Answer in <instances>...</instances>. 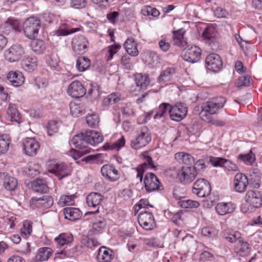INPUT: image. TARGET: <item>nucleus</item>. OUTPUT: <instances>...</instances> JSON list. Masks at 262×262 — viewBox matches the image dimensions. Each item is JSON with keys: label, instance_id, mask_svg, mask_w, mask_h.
I'll use <instances>...</instances> for the list:
<instances>
[{"label": "nucleus", "instance_id": "nucleus-1", "mask_svg": "<svg viewBox=\"0 0 262 262\" xmlns=\"http://www.w3.org/2000/svg\"><path fill=\"white\" fill-rule=\"evenodd\" d=\"M103 137L100 133L93 130H87L75 135L71 140V143L78 149H72L69 155L77 159L91 152V148L86 144L96 146L103 141Z\"/></svg>", "mask_w": 262, "mask_h": 262}, {"label": "nucleus", "instance_id": "nucleus-2", "mask_svg": "<svg viewBox=\"0 0 262 262\" xmlns=\"http://www.w3.org/2000/svg\"><path fill=\"white\" fill-rule=\"evenodd\" d=\"M226 102V99L225 97H219L204 103L199 113L200 118L206 122L216 126H224L225 124L224 121L213 120L212 115L217 114L219 110L224 107Z\"/></svg>", "mask_w": 262, "mask_h": 262}, {"label": "nucleus", "instance_id": "nucleus-3", "mask_svg": "<svg viewBox=\"0 0 262 262\" xmlns=\"http://www.w3.org/2000/svg\"><path fill=\"white\" fill-rule=\"evenodd\" d=\"M151 140L149 129L146 126L142 127L137 132L136 137L130 141L132 148L138 150L146 146Z\"/></svg>", "mask_w": 262, "mask_h": 262}, {"label": "nucleus", "instance_id": "nucleus-4", "mask_svg": "<svg viewBox=\"0 0 262 262\" xmlns=\"http://www.w3.org/2000/svg\"><path fill=\"white\" fill-rule=\"evenodd\" d=\"M40 28V20L34 17L27 18L24 23V33L28 38L31 39H34L37 37Z\"/></svg>", "mask_w": 262, "mask_h": 262}, {"label": "nucleus", "instance_id": "nucleus-5", "mask_svg": "<svg viewBox=\"0 0 262 262\" xmlns=\"http://www.w3.org/2000/svg\"><path fill=\"white\" fill-rule=\"evenodd\" d=\"M211 190L208 181L204 179H200L194 183L192 192L199 197L204 198L210 194Z\"/></svg>", "mask_w": 262, "mask_h": 262}, {"label": "nucleus", "instance_id": "nucleus-6", "mask_svg": "<svg viewBox=\"0 0 262 262\" xmlns=\"http://www.w3.org/2000/svg\"><path fill=\"white\" fill-rule=\"evenodd\" d=\"M201 55V49L195 46H188L183 50L181 54L184 60L190 63L199 61Z\"/></svg>", "mask_w": 262, "mask_h": 262}, {"label": "nucleus", "instance_id": "nucleus-7", "mask_svg": "<svg viewBox=\"0 0 262 262\" xmlns=\"http://www.w3.org/2000/svg\"><path fill=\"white\" fill-rule=\"evenodd\" d=\"M25 53L23 47L19 45H12L10 48L5 50L4 57L10 62L18 61Z\"/></svg>", "mask_w": 262, "mask_h": 262}, {"label": "nucleus", "instance_id": "nucleus-8", "mask_svg": "<svg viewBox=\"0 0 262 262\" xmlns=\"http://www.w3.org/2000/svg\"><path fill=\"white\" fill-rule=\"evenodd\" d=\"M169 107V116L174 121H180L187 115V107L184 103L178 102Z\"/></svg>", "mask_w": 262, "mask_h": 262}, {"label": "nucleus", "instance_id": "nucleus-9", "mask_svg": "<svg viewBox=\"0 0 262 262\" xmlns=\"http://www.w3.org/2000/svg\"><path fill=\"white\" fill-rule=\"evenodd\" d=\"M89 41L83 35L75 36L72 40V46L75 54H82L86 52L88 49Z\"/></svg>", "mask_w": 262, "mask_h": 262}, {"label": "nucleus", "instance_id": "nucleus-10", "mask_svg": "<svg viewBox=\"0 0 262 262\" xmlns=\"http://www.w3.org/2000/svg\"><path fill=\"white\" fill-rule=\"evenodd\" d=\"M138 220L141 227L146 230H151L156 227L154 216L148 211L140 212Z\"/></svg>", "mask_w": 262, "mask_h": 262}, {"label": "nucleus", "instance_id": "nucleus-11", "mask_svg": "<svg viewBox=\"0 0 262 262\" xmlns=\"http://www.w3.org/2000/svg\"><path fill=\"white\" fill-rule=\"evenodd\" d=\"M180 180L182 183L186 184L192 182L197 176L196 167L183 166L178 173Z\"/></svg>", "mask_w": 262, "mask_h": 262}, {"label": "nucleus", "instance_id": "nucleus-12", "mask_svg": "<svg viewBox=\"0 0 262 262\" xmlns=\"http://www.w3.org/2000/svg\"><path fill=\"white\" fill-rule=\"evenodd\" d=\"M144 184L145 189L149 192L159 190L162 186L156 176L151 172L145 174L144 178Z\"/></svg>", "mask_w": 262, "mask_h": 262}, {"label": "nucleus", "instance_id": "nucleus-13", "mask_svg": "<svg viewBox=\"0 0 262 262\" xmlns=\"http://www.w3.org/2000/svg\"><path fill=\"white\" fill-rule=\"evenodd\" d=\"M23 150L24 153L29 156H34L37 153L40 145L34 138H27L23 141Z\"/></svg>", "mask_w": 262, "mask_h": 262}, {"label": "nucleus", "instance_id": "nucleus-14", "mask_svg": "<svg viewBox=\"0 0 262 262\" xmlns=\"http://www.w3.org/2000/svg\"><path fill=\"white\" fill-rule=\"evenodd\" d=\"M86 91L81 83L77 80L73 81L68 86L67 93L74 98H79L83 97Z\"/></svg>", "mask_w": 262, "mask_h": 262}, {"label": "nucleus", "instance_id": "nucleus-15", "mask_svg": "<svg viewBox=\"0 0 262 262\" xmlns=\"http://www.w3.org/2000/svg\"><path fill=\"white\" fill-rule=\"evenodd\" d=\"M209 162L214 167H223L229 171H236L238 169L236 164L223 158L211 156L209 157Z\"/></svg>", "mask_w": 262, "mask_h": 262}, {"label": "nucleus", "instance_id": "nucleus-16", "mask_svg": "<svg viewBox=\"0 0 262 262\" xmlns=\"http://www.w3.org/2000/svg\"><path fill=\"white\" fill-rule=\"evenodd\" d=\"M53 204V200L51 196L44 195L41 198H32L30 200V206L32 208H48Z\"/></svg>", "mask_w": 262, "mask_h": 262}, {"label": "nucleus", "instance_id": "nucleus-17", "mask_svg": "<svg viewBox=\"0 0 262 262\" xmlns=\"http://www.w3.org/2000/svg\"><path fill=\"white\" fill-rule=\"evenodd\" d=\"M205 62L207 68L215 72L218 71L223 65L221 57L215 53L208 55L206 58Z\"/></svg>", "mask_w": 262, "mask_h": 262}, {"label": "nucleus", "instance_id": "nucleus-18", "mask_svg": "<svg viewBox=\"0 0 262 262\" xmlns=\"http://www.w3.org/2000/svg\"><path fill=\"white\" fill-rule=\"evenodd\" d=\"M245 200L254 208H259L262 205V197L260 192L248 190L245 196Z\"/></svg>", "mask_w": 262, "mask_h": 262}, {"label": "nucleus", "instance_id": "nucleus-19", "mask_svg": "<svg viewBox=\"0 0 262 262\" xmlns=\"http://www.w3.org/2000/svg\"><path fill=\"white\" fill-rule=\"evenodd\" d=\"M49 171L54 173L59 180L71 174L70 169L63 163L52 164Z\"/></svg>", "mask_w": 262, "mask_h": 262}, {"label": "nucleus", "instance_id": "nucleus-20", "mask_svg": "<svg viewBox=\"0 0 262 262\" xmlns=\"http://www.w3.org/2000/svg\"><path fill=\"white\" fill-rule=\"evenodd\" d=\"M101 172L102 175L111 182L117 181L120 178L119 171L113 165H103L101 169Z\"/></svg>", "mask_w": 262, "mask_h": 262}, {"label": "nucleus", "instance_id": "nucleus-21", "mask_svg": "<svg viewBox=\"0 0 262 262\" xmlns=\"http://www.w3.org/2000/svg\"><path fill=\"white\" fill-rule=\"evenodd\" d=\"M248 185V180L245 174L238 173L235 176L233 186L236 191L239 193L244 192L246 190Z\"/></svg>", "mask_w": 262, "mask_h": 262}, {"label": "nucleus", "instance_id": "nucleus-22", "mask_svg": "<svg viewBox=\"0 0 262 262\" xmlns=\"http://www.w3.org/2000/svg\"><path fill=\"white\" fill-rule=\"evenodd\" d=\"M144 163L139 165L137 168L136 170L137 172V178H139L140 182L143 180V173L144 172V168L146 167L148 168L154 169L156 167L154 165L152 158L151 157L147 155L146 154H143Z\"/></svg>", "mask_w": 262, "mask_h": 262}, {"label": "nucleus", "instance_id": "nucleus-23", "mask_svg": "<svg viewBox=\"0 0 262 262\" xmlns=\"http://www.w3.org/2000/svg\"><path fill=\"white\" fill-rule=\"evenodd\" d=\"M114 257V252L111 249L104 246L99 249L97 257L98 262H111Z\"/></svg>", "mask_w": 262, "mask_h": 262}, {"label": "nucleus", "instance_id": "nucleus-24", "mask_svg": "<svg viewBox=\"0 0 262 262\" xmlns=\"http://www.w3.org/2000/svg\"><path fill=\"white\" fill-rule=\"evenodd\" d=\"M20 24L16 19L8 18L7 20L2 25V32L8 35L12 31H19Z\"/></svg>", "mask_w": 262, "mask_h": 262}, {"label": "nucleus", "instance_id": "nucleus-25", "mask_svg": "<svg viewBox=\"0 0 262 262\" xmlns=\"http://www.w3.org/2000/svg\"><path fill=\"white\" fill-rule=\"evenodd\" d=\"M37 58L29 56H25L21 61V68L27 72H31L37 67Z\"/></svg>", "mask_w": 262, "mask_h": 262}, {"label": "nucleus", "instance_id": "nucleus-26", "mask_svg": "<svg viewBox=\"0 0 262 262\" xmlns=\"http://www.w3.org/2000/svg\"><path fill=\"white\" fill-rule=\"evenodd\" d=\"M7 78L14 86H20L24 82V77L19 71H10L8 73Z\"/></svg>", "mask_w": 262, "mask_h": 262}, {"label": "nucleus", "instance_id": "nucleus-27", "mask_svg": "<svg viewBox=\"0 0 262 262\" xmlns=\"http://www.w3.org/2000/svg\"><path fill=\"white\" fill-rule=\"evenodd\" d=\"M0 178L3 180V185L5 188L9 191L14 190L17 187V180L5 173L0 174Z\"/></svg>", "mask_w": 262, "mask_h": 262}, {"label": "nucleus", "instance_id": "nucleus-28", "mask_svg": "<svg viewBox=\"0 0 262 262\" xmlns=\"http://www.w3.org/2000/svg\"><path fill=\"white\" fill-rule=\"evenodd\" d=\"M103 196L97 192H92L86 198V202L90 207H96L99 206L103 200Z\"/></svg>", "mask_w": 262, "mask_h": 262}, {"label": "nucleus", "instance_id": "nucleus-29", "mask_svg": "<svg viewBox=\"0 0 262 262\" xmlns=\"http://www.w3.org/2000/svg\"><path fill=\"white\" fill-rule=\"evenodd\" d=\"M234 251L239 255L245 256L249 253L250 248L249 244L241 238L236 243Z\"/></svg>", "mask_w": 262, "mask_h": 262}, {"label": "nucleus", "instance_id": "nucleus-30", "mask_svg": "<svg viewBox=\"0 0 262 262\" xmlns=\"http://www.w3.org/2000/svg\"><path fill=\"white\" fill-rule=\"evenodd\" d=\"M235 209V205L231 203H219L215 207L216 212L221 215L232 213L234 211Z\"/></svg>", "mask_w": 262, "mask_h": 262}, {"label": "nucleus", "instance_id": "nucleus-31", "mask_svg": "<svg viewBox=\"0 0 262 262\" xmlns=\"http://www.w3.org/2000/svg\"><path fill=\"white\" fill-rule=\"evenodd\" d=\"M64 215L66 219L74 221L80 219L82 213L78 208L68 207L64 209Z\"/></svg>", "mask_w": 262, "mask_h": 262}, {"label": "nucleus", "instance_id": "nucleus-32", "mask_svg": "<svg viewBox=\"0 0 262 262\" xmlns=\"http://www.w3.org/2000/svg\"><path fill=\"white\" fill-rule=\"evenodd\" d=\"M32 190L37 192L46 193L49 190L47 183L45 180L36 179L31 183Z\"/></svg>", "mask_w": 262, "mask_h": 262}, {"label": "nucleus", "instance_id": "nucleus-33", "mask_svg": "<svg viewBox=\"0 0 262 262\" xmlns=\"http://www.w3.org/2000/svg\"><path fill=\"white\" fill-rule=\"evenodd\" d=\"M7 119L12 122L20 123L21 120L20 115L14 104H10L9 105L7 113Z\"/></svg>", "mask_w": 262, "mask_h": 262}, {"label": "nucleus", "instance_id": "nucleus-34", "mask_svg": "<svg viewBox=\"0 0 262 262\" xmlns=\"http://www.w3.org/2000/svg\"><path fill=\"white\" fill-rule=\"evenodd\" d=\"M185 31L183 29L175 31L173 33V41L174 45L179 47H184L187 44L186 38L184 37Z\"/></svg>", "mask_w": 262, "mask_h": 262}, {"label": "nucleus", "instance_id": "nucleus-35", "mask_svg": "<svg viewBox=\"0 0 262 262\" xmlns=\"http://www.w3.org/2000/svg\"><path fill=\"white\" fill-rule=\"evenodd\" d=\"M135 82L136 85L141 90H146L149 84L150 79L146 75H142L141 73L137 74L135 75Z\"/></svg>", "mask_w": 262, "mask_h": 262}, {"label": "nucleus", "instance_id": "nucleus-36", "mask_svg": "<svg viewBox=\"0 0 262 262\" xmlns=\"http://www.w3.org/2000/svg\"><path fill=\"white\" fill-rule=\"evenodd\" d=\"M174 157L178 162H182L186 165H191L194 163V157L188 153L180 152L176 154Z\"/></svg>", "mask_w": 262, "mask_h": 262}, {"label": "nucleus", "instance_id": "nucleus-37", "mask_svg": "<svg viewBox=\"0 0 262 262\" xmlns=\"http://www.w3.org/2000/svg\"><path fill=\"white\" fill-rule=\"evenodd\" d=\"M216 31L213 27H207L204 31L202 35L203 38L208 43L214 42L216 40Z\"/></svg>", "mask_w": 262, "mask_h": 262}, {"label": "nucleus", "instance_id": "nucleus-38", "mask_svg": "<svg viewBox=\"0 0 262 262\" xmlns=\"http://www.w3.org/2000/svg\"><path fill=\"white\" fill-rule=\"evenodd\" d=\"M124 46L129 55L133 56L138 55L139 52L136 47V43L133 38H128L125 41Z\"/></svg>", "mask_w": 262, "mask_h": 262}, {"label": "nucleus", "instance_id": "nucleus-39", "mask_svg": "<svg viewBox=\"0 0 262 262\" xmlns=\"http://www.w3.org/2000/svg\"><path fill=\"white\" fill-rule=\"evenodd\" d=\"M52 253V249L49 247H42L38 250L35 256L36 260L42 261L48 260Z\"/></svg>", "mask_w": 262, "mask_h": 262}, {"label": "nucleus", "instance_id": "nucleus-40", "mask_svg": "<svg viewBox=\"0 0 262 262\" xmlns=\"http://www.w3.org/2000/svg\"><path fill=\"white\" fill-rule=\"evenodd\" d=\"M73 240V236L70 233H62L55 238V241L59 246L71 243Z\"/></svg>", "mask_w": 262, "mask_h": 262}, {"label": "nucleus", "instance_id": "nucleus-41", "mask_svg": "<svg viewBox=\"0 0 262 262\" xmlns=\"http://www.w3.org/2000/svg\"><path fill=\"white\" fill-rule=\"evenodd\" d=\"M122 99L121 95L119 93H113L104 98L102 101L103 106L113 104Z\"/></svg>", "mask_w": 262, "mask_h": 262}, {"label": "nucleus", "instance_id": "nucleus-42", "mask_svg": "<svg viewBox=\"0 0 262 262\" xmlns=\"http://www.w3.org/2000/svg\"><path fill=\"white\" fill-rule=\"evenodd\" d=\"M90 59L84 56L79 57L76 61V68L80 72L86 70L90 66Z\"/></svg>", "mask_w": 262, "mask_h": 262}, {"label": "nucleus", "instance_id": "nucleus-43", "mask_svg": "<svg viewBox=\"0 0 262 262\" xmlns=\"http://www.w3.org/2000/svg\"><path fill=\"white\" fill-rule=\"evenodd\" d=\"M71 115L74 117H78L84 111V107L81 103H71L70 105Z\"/></svg>", "mask_w": 262, "mask_h": 262}, {"label": "nucleus", "instance_id": "nucleus-44", "mask_svg": "<svg viewBox=\"0 0 262 262\" xmlns=\"http://www.w3.org/2000/svg\"><path fill=\"white\" fill-rule=\"evenodd\" d=\"M241 233L238 231L229 232L225 231L222 233L223 237L231 243H236L238 239L241 238Z\"/></svg>", "mask_w": 262, "mask_h": 262}, {"label": "nucleus", "instance_id": "nucleus-45", "mask_svg": "<svg viewBox=\"0 0 262 262\" xmlns=\"http://www.w3.org/2000/svg\"><path fill=\"white\" fill-rule=\"evenodd\" d=\"M175 73V70L172 68H168L163 71L159 76V82H166L171 79V76Z\"/></svg>", "mask_w": 262, "mask_h": 262}, {"label": "nucleus", "instance_id": "nucleus-46", "mask_svg": "<svg viewBox=\"0 0 262 262\" xmlns=\"http://www.w3.org/2000/svg\"><path fill=\"white\" fill-rule=\"evenodd\" d=\"M75 198L76 196L74 194L62 195L58 203L62 207L64 206L73 205L74 204V199Z\"/></svg>", "mask_w": 262, "mask_h": 262}, {"label": "nucleus", "instance_id": "nucleus-47", "mask_svg": "<svg viewBox=\"0 0 262 262\" xmlns=\"http://www.w3.org/2000/svg\"><path fill=\"white\" fill-rule=\"evenodd\" d=\"M10 143V138L7 135H4L0 137V156L8 150Z\"/></svg>", "mask_w": 262, "mask_h": 262}, {"label": "nucleus", "instance_id": "nucleus-48", "mask_svg": "<svg viewBox=\"0 0 262 262\" xmlns=\"http://www.w3.org/2000/svg\"><path fill=\"white\" fill-rule=\"evenodd\" d=\"M238 159L246 165H252L255 160V157L252 151L246 154H240Z\"/></svg>", "mask_w": 262, "mask_h": 262}, {"label": "nucleus", "instance_id": "nucleus-49", "mask_svg": "<svg viewBox=\"0 0 262 262\" xmlns=\"http://www.w3.org/2000/svg\"><path fill=\"white\" fill-rule=\"evenodd\" d=\"M33 51L37 53L41 54L45 50V45L43 41L41 40H34L31 43Z\"/></svg>", "mask_w": 262, "mask_h": 262}, {"label": "nucleus", "instance_id": "nucleus-50", "mask_svg": "<svg viewBox=\"0 0 262 262\" xmlns=\"http://www.w3.org/2000/svg\"><path fill=\"white\" fill-rule=\"evenodd\" d=\"M179 205L182 208H197L200 204L198 201L191 200H182L178 202Z\"/></svg>", "mask_w": 262, "mask_h": 262}, {"label": "nucleus", "instance_id": "nucleus-51", "mask_svg": "<svg viewBox=\"0 0 262 262\" xmlns=\"http://www.w3.org/2000/svg\"><path fill=\"white\" fill-rule=\"evenodd\" d=\"M146 61L150 68H155L160 65V58L155 54H150Z\"/></svg>", "mask_w": 262, "mask_h": 262}, {"label": "nucleus", "instance_id": "nucleus-52", "mask_svg": "<svg viewBox=\"0 0 262 262\" xmlns=\"http://www.w3.org/2000/svg\"><path fill=\"white\" fill-rule=\"evenodd\" d=\"M59 127V124L58 122L55 121H49L47 127L48 135L51 136L54 134L57 133Z\"/></svg>", "mask_w": 262, "mask_h": 262}, {"label": "nucleus", "instance_id": "nucleus-53", "mask_svg": "<svg viewBox=\"0 0 262 262\" xmlns=\"http://www.w3.org/2000/svg\"><path fill=\"white\" fill-rule=\"evenodd\" d=\"M251 78L248 76H240L236 80L235 84L237 86H249L251 84Z\"/></svg>", "mask_w": 262, "mask_h": 262}, {"label": "nucleus", "instance_id": "nucleus-54", "mask_svg": "<svg viewBox=\"0 0 262 262\" xmlns=\"http://www.w3.org/2000/svg\"><path fill=\"white\" fill-rule=\"evenodd\" d=\"M169 106L171 105L168 103H163L161 104L159 107L158 111L155 115L154 118L157 119L164 116L167 111H168V113L169 114Z\"/></svg>", "mask_w": 262, "mask_h": 262}, {"label": "nucleus", "instance_id": "nucleus-55", "mask_svg": "<svg viewBox=\"0 0 262 262\" xmlns=\"http://www.w3.org/2000/svg\"><path fill=\"white\" fill-rule=\"evenodd\" d=\"M86 121L89 126L96 127L98 124L99 118L96 114L88 115L86 117Z\"/></svg>", "mask_w": 262, "mask_h": 262}, {"label": "nucleus", "instance_id": "nucleus-56", "mask_svg": "<svg viewBox=\"0 0 262 262\" xmlns=\"http://www.w3.org/2000/svg\"><path fill=\"white\" fill-rule=\"evenodd\" d=\"M106 225L105 219L103 217H99V219H96L93 223V228L96 231H100L103 229Z\"/></svg>", "mask_w": 262, "mask_h": 262}, {"label": "nucleus", "instance_id": "nucleus-57", "mask_svg": "<svg viewBox=\"0 0 262 262\" xmlns=\"http://www.w3.org/2000/svg\"><path fill=\"white\" fill-rule=\"evenodd\" d=\"M82 243L85 246L90 248H92L93 247H97L100 245L96 239L94 238H90L88 237L83 238L82 239Z\"/></svg>", "mask_w": 262, "mask_h": 262}, {"label": "nucleus", "instance_id": "nucleus-58", "mask_svg": "<svg viewBox=\"0 0 262 262\" xmlns=\"http://www.w3.org/2000/svg\"><path fill=\"white\" fill-rule=\"evenodd\" d=\"M21 234L26 238L32 232V226L30 222L26 221L24 222L23 227L20 230Z\"/></svg>", "mask_w": 262, "mask_h": 262}, {"label": "nucleus", "instance_id": "nucleus-59", "mask_svg": "<svg viewBox=\"0 0 262 262\" xmlns=\"http://www.w3.org/2000/svg\"><path fill=\"white\" fill-rule=\"evenodd\" d=\"M125 143V140L124 139V137L123 136H121V137L116 142L113 143L111 145H105V147H106L107 148L111 149H119L121 148L122 147L124 146Z\"/></svg>", "mask_w": 262, "mask_h": 262}, {"label": "nucleus", "instance_id": "nucleus-60", "mask_svg": "<svg viewBox=\"0 0 262 262\" xmlns=\"http://www.w3.org/2000/svg\"><path fill=\"white\" fill-rule=\"evenodd\" d=\"M120 46L114 45L110 46L107 51V54L106 55V58L107 61L111 60L114 54H115L120 49Z\"/></svg>", "mask_w": 262, "mask_h": 262}, {"label": "nucleus", "instance_id": "nucleus-61", "mask_svg": "<svg viewBox=\"0 0 262 262\" xmlns=\"http://www.w3.org/2000/svg\"><path fill=\"white\" fill-rule=\"evenodd\" d=\"M202 234L203 236H207L208 237H213L217 235V231L213 228L206 227L202 229Z\"/></svg>", "mask_w": 262, "mask_h": 262}, {"label": "nucleus", "instance_id": "nucleus-62", "mask_svg": "<svg viewBox=\"0 0 262 262\" xmlns=\"http://www.w3.org/2000/svg\"><path fill=\"white\" fill-rule=\"evenodd\" d=\"M71 5L76 9H82L85 7L86 2L85 0H71Z\"/></svg>", "mask_w": 262, "mask_h": 262}, {"label": "nucleus", "instance_id": "nucleus-63", "mask_svg": "<svg viewBox=\"0 0 262 262\" xmlns=\"http://www.w3.org/2000/svg\"><path fill=\"white\" fill-rule=\"evenodd\" d=\"M149 207H152L149 204L148 200L141 199L139 203L135 205V210L137 211L142 208H148Z\"/></svg>", "mask_w": 262, "mask_h": 262}, {"label": "nucleus", "instance_id": "nucleus-64", "mask_svg": "<svg viewBox=\"0 0 262 262\" xmlns=\"http://www.w3.org/2000/svg\"><path fill=\"white\" fill-rule=\"evenodd\" d=\"M214 15L219 18L226 17L228 12L223 8L218 7L214 10Z\"/></svg>", "mask_w": 262, "mask_h": 262}]
</instances>
